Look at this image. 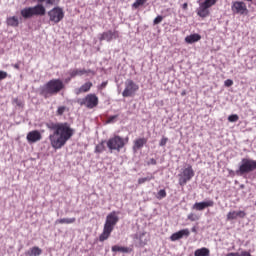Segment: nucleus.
<instances>
[{
  "label": "nucleus",
  "mask_w": 256,
  "mask_h": 256,
  "mask_svg": "<svg viewBox=\"0 0 256 256\" xmlns=\"http://www.w3.org/2000/svg\"><path fill=\"white\" fill-rule=\"evenodd\" d=\"M46 127L49 131H52L49 135V141L53 149H61L62 147H65L67 141H69L75 133V130L71 128V125L67 122H49L46 124Z\"/></svg>",
  "instance_id": "f257e3e1"
},
{
  "label": "nucleus",
  "mask_w": 256,
  "mask_h": 256,
  "mask_svg": "<svg viewBox=\"0 0 256 256\" xmlns=\"http://www.w3.org/2000/svg\"><path fill=\"white\" fill-rule=\"evenodd\" d=\"M64 88L65 84H63L61 79H52L40 88V95L47 99V97H50L51 95H57V93Z\"/></svg>",
  "instance_id": "f03ea898"
},
{
  "label": "nucleus",
  "mask_w": 256,
  "mask_h": 256,
  "mask_svg": "<svg viewBox=\"0 0 256 256\" xmlns=\"http://www.w3.org/2000/svg\"><path fill=\"white\" fill-rule=\"evenodd\" d=\"M117 223H119V216L117 215V212L113 211L108 214L104 224L103 232L99 236V241H107L111 236V233H113V229H115V225H117Z\"/></svg>",
  "instance_id": "7ed1b4c3"
},
{
  "label": "nucleus",
  "mask_w": 256,
  "mask_h": 256,
  "mask_svg": "<svg viewBox=\"0 0 256 256\" xmlns=\"http://www.w3.org/2000/svg\"><path fill=\"white\" fill-rule=\"evenodd\" d=\"M21 16L24 19H31V17H44L47 14V10L43 4H37L34 7H26L20 11Z\"/></svg>",
  "instance_id": "20e7f679"
},
{
  "label": "nucleus",
  "mask_w": 256,
  "mask_h": 256,
  "mask_svg": "<svg viewBox=\"0 0 256 256\" xmlns=\"http://www.w3.org/2000/svg\"><path fill=\"white\" fill-rule=\"evenodd\" d=\"M256 170V161L250 158H243L239 164V168L236 170V175L243 177L247 173H253Z\"/></svg>",
  "instance_id": "39448f33"
},
{
  "label": "nucleus",
  "mask_w": 256,
  "mask_h": 256,
  "mask_svg": "<svg viewBox=\"0 0 256 256\" xmlns=\"http://www.w3.org/2000/svg\"><path fill=\"white\" fill-rule=\"evenodd\" d=\"M79 105H85L88 109H94L99 105V98L95 94H88L85 98L77 101Z\"/></svg>",
  "instance_id": "423d86ee"
},
{
  "label": "nucleus",
  "mask_w": 256,
  "mask_h": 256,
  "mask_svg": "<svg viewBox=\"0 0 256 256\" xmlns=\"http://www.w3.org/2000/svg\"><path fill=\"white\" fill-rule=\"evenodd\" d=\"M107 147L110 151H121L125 147V140L120 136H114L107 141Z\"/></svg>",
  "instance_id": "0eeeda50"
},
{
  "label": "nucleus",
  "mask_w": 256,
  "mask_h": 256,
  "mask_svg": "<svg viewBox=\"0 0 256 256\" xmlns=\"http://www.w3.org/2000/svg\"><path fill=\"white\" fill-rule=\"evenodd\" d=\"M195 177V171H193V166L188 165L187 168H185L182 172V174L179 175V185L181 187H184V185H187L188 181H191Z\"/></svg>",
  "instance_id": "6e6552de"
},
{
  "label": "nucleus",
  "mask_w": 256,
  "mask_h": 256,
  "mask_svg": "<svg viewBox=\"0 0 256 256\" xmlns=\"http://www.w3.org/2000/svg\"><path fill=\"white\" fill-rule=\"evenodd\" d=\"M48 17L52 23H60V21H63V17H65V12H63V8L57 6L48 11Z\"/></svg>",
  "instance_id": "1a4fd4ad"
},
{
  "label": "nucleus",
  "mask_w": 256,
  "mask_h": 256,
  "mask_svg": "<svg viewBox=\"0 0 256 256\" xmlns=\"http://www.w3.org/2000/svg\"><path fill=\"white\" fill-rule=\"evenodd\" d=\"M137 91H139V85L133 80L128 79L125 82V89L122 92V97H133Z\"/></svg>",
  "instance_id": "9d476101"
},
{
  "label": "nucleus",
  "mask_w": 256,
  "mask_h": 256,
  "mask_svg": "<svg viewBox=\"0 0 256 256\" xmlns=\"http://www.w3.org/2000/svg\"><path fill=\"white\" fill-rule=\"evenodd\" d=\"M134 239L135 242L138 244V247H145V245L149 243V235H147L145 232L135 234Z\"/></svg>",
  "instance_id": "9b49d317"
},
{
  "label": "nucleus",
  "mask_w": 256,
  "mask_h": 256,
  "mask_svg": "<svg viewBox=\"0 0 256 256\" xmlns=\"http://www.w3.org/2000/svg\"><path fill=\"white\" fill-rule=\"evenodd\" d=\"M232 11L238 15H244L245 11H247V6L245 5V2L236 1L232 5Z\"/></svg>",
  "instance_id": "f8f14e48"
},
{
  "label": "nucleus",
  "mask_w": 256,
  "mask_h": 256,
  "mask_svg": "<svg viewBox=\"0 0 256 256\" xmlns=\"http://www.w3.org/2000/svg\"><path fill=\"white\" fill-rule=\"evenodd\" d=\"M26 139L28 143H37V141H41L42 139L41 132L33 130L27 134Z\"/></svg>",
  "instance_id": "ddd939ff"
},
{
  "label": "nucleus",
  "mask_w": 256,
  "mask_h": 256,
  "mask_svg": "<svg viewBox=\"0 0 256 256\" xmlns=\"http://www.w3.org/2000/svg\"><path fill=\"white\" fill-rule=\"evenodd\" d=\"M209 8L210 7L207 6V4H204L203 2L200 3V6L196 10L198 17H202V19L209 17Z\"/></svg>",
  "instance_id": "4468645a"
},
{
  "label": "nucleus",
  "mask_w": 256,
  "mask_h": 256,
  "mask_svg": "<svg viewBox=\"0 0 256 256\" xmlns=\"http://www.w3.org/2000/svg\"><path fill=\"white\" fill-rule=\"evenodd\" d=\"M213 205H215V202H213V200L196 202L193 205V209H196V211H203V209H207V207H213Z\"/></svg>",
  "instance_id": "2eb2a0df"
},
{
  "label": "nucleus",
  "mask_w": 256,
  "mask_h": 256,
  "mask_svg": "<svg viewBox=\"0 0 256 256\" xmlns=\"http://www.w3.org/2000/svg\"><path fill=\"white\" fill-rule=\"evenodd\" d=\"M87 73H91L92 75H95V71L91 70V69H74L72 71H70V77L71 78H75V77H82V75H85Z\"/></svg>",
  "instance_id": "dca6fc26"
},
{
  "label": "nucleus",
  "mask_w": 256,
  "mask_h": 256,
  "mask_svg": "<svg viewBox=\"0 0 256 256\" xmlns=\"http://www.w3.org/2000/svg\"><path fill=\"white\" fill-rule=\"evenodd\" d=\"M189 229L180 230L170 236L171 241H179V239H183V237H189Z\"/></svg>",
  "instance_id": "f3484780"
},
{
  "label": "nucleus",
  "mask_w": 256,
  "mask_h": 256,
  "mask_svg": "<svg viewBox=\"0 0 256 256\" xmlns=\"http://www.w3.org/2000/svg\"><path fill=\"white\" fill-rule=\"evenodd\" d=\"M113 38L117 39V32L116 31L113 32V31L109 30L107 32L102 33L99 40L110 42V41H113Z\"/></svg>",
  "instance_id": "a211bd4d"
},
{
  "label": "nucleus",
  "mask_w": 256,
  "mask_h": 256,
  "mask_svg": "<svg viewBox=\"0 0 256 256\" xmlns=\"http://www.w3.org/2000/svg\"><path fill=\"white\" fill-rule=\"evenodd\" d=\"M147 145V138H138L134 141V145L132 147L133 152L137 153L139 149H143V146Z\"/></svg>",
  "instance_id": "6ab92c4d"
},
{
  "label": "nucleus",
  "mask_w": 256,
  "mask_h": 256,
  "mask_svg": "<svg viewBox=\"0 0 256 256\" xmlns=\"http://www.w3.org/2000/svg\"><path fill=\"white\" fill-rule=\"evenodd\" d=\"M92 87H93L92 82H86L78 90H76V95H79V93H87L90 91Z\"/></svg>",
  "instance_id": "aec40b11"
},
{
  "label": "nucleus",
  "mask_w": 256,
  "mask_h": 256,
  "mask_svg": "<svg viewBox=\"0 0 256 256\" xmlns=\"http://www.w3.org/2000/svg\"><path fill=\"white\" fill-rule=\"evenodd\" d=\"M112 251L113 253H131V249L129 247H123L118 245L112 246Z\"/></svg>",
  "instance_id": "412c9836"
},
{
  "label": "nucleus",
  "mask_w": 256,
  "mask_h": 256,
  "mask_svg": "<svg viewBox=\"0 0 256 256\" xmlns=\"http://www.w3.org/2000/svg\"><path fill=\"white\" fill-rule=\"evenodd\" d=\"M186 43L192 44L197 43V41H201V35L199 34H191L185 38Z\"/></svg>",
  "instance_id": "4be33fe9"
},
{
  "label": "nucleus",
  "mask_w": 256,
  "mask_h": 256,
  "mask_svg": "<svg viewBox=\"0 0 256 256\" xmlns=\"http://www.w3.org/2000/svg\"><path fill=\"white\" fill-rule=\"evenodd\" d=\"M6 23L9 27H19V18L12 16L7 18Z\"/></svg>",
  "instance_id": "5701e85b"
},
{
  "label": "nucleus",
  "mask_w": 256,
  "mask_h": 256,
  "mask_svg": "<svg viewBox=\"0 0 256 256\" xmlns=\"http://www.w3.org/2000/svg\"><path fill=\"white\" fill-rule=\"evenodd\" d=\"M76 219L75 218H61L56 220V224L59 223L60 225L66 224V225H71V223H75Z\"/></svg>",
  "instance_id": "b1692460"
},
{
  "label": "nucleus",
  "mask_w": 256,
  "mask_h": 256,
  "mask_svg": "<svg viewBox=\"0 0 256 256\" xmlns=\"http://www.w3.org/2000/svg\"><path fill=\"white\" fill-rule=\"evenodd\" d=\"M194 256H209L208 248H200L194 252Z\"/></svg>",
  "instance_id": "393cba45"
},
{
  "label": "nucleus",
  "mask_w": 256,
  "mask_h": 256,
  "mask_svg": "<svg viewBox=\"0 0 256 256\" xmlns=\"http://www.w3.org/2000/svg\"><path fill=\"white\" fill-rule=\"evenodd\" d=\"M41 253H43V250H41V248L34 246L31 248L30 252H28V255L30 256H39L41 255Z\"/></svg>",
  "instance_id": "a878e982"
},
{
  "label": "nucleus",
  "mask_w": 256,
  "mask_h": 256,
  "mask_svg": "<svg viewBox=\"0 0 256 256\" xmlns=\"http://www.w3.org/2000/svg\"><path fill=\"white\" fill-rule=\"evenodd\" d=\"M155 179V176H153L152 174L150 176L144 177V178H139L138 179V184L139 185H143V183H147V181H151Z\"/></svg>",
  "instance_id": "bb28decb"
},
{
  "label": "nucleus",
  "mask_w": 256,
  "mask_h": 256,
  "mask_svg": "<svg viewBox=\"0 0 256 256\" xmlns=\"http://www.w3.org/2000/svg\"><path fill=\"white\" fill-rule=\"evenodd\" d=\"M105 151V141H102L100 144H98L95 148L96 153H103Z\"/></svg>",
  "instance_id": "cd10ccee"
},
{
  "label": "nucleus",
  "mask_w": 256,
  "mask_h": 256,
  "mask_svg": "<svg viewBox=\"0 0 256 256\" xmlns=\"http://www.w3.org/2000/svg\"><path fill=\"white\" fill-rule=\"evenodd\" d=\"M145 3H147V0H136L132 7H134V9H139V7H141V5H145Z\"/></svg>",
  "instance_id": "c85d7f7f"
},
{
  "label": "nucleus",
  "mask_w": 256,
  "mask_h": 256,
  "mask_svg": "<svg viewBox=\"0 0 256 256\" xmlns=\"http://www.w3.org/2000/svg\"><path fill=\"white\" fill-rule=\"evenodd\" d=\"M237 219V211H232L227 214V221H233Z\"/></svg>",
  "instance_id": "c756f323"
},
{
  "label": "nucleus",
  "mask_w": 256,
  "mask_h": 256,
  "mask_svg": "<svg viewBox=\"0 0 256 256\" xmlns=\"http://www.w3.org/2000/svg\"><path fill=\"white\" fill-rule=\"evenodd\" d=\"M228 121L230 123H237V121H239V115L237 114H232L228 117Z\"/></svg>",
  "instance_id": "7c9ffc66"
},
{
  "label": "nucleus",
  "mask_w": 256,
  "mask_h": 256,
  "mask_svg": "<svg viewBox=\"0 0 256 256\" xmlns=\"http://www.w3.org/2000/svg\"><path fill=\"white\" fill-rule=\"evenodd\" d=\"M164 197H167V192L165 191V189H161L158 192L157 199H164Z\"/></svg>",
  "instance_id": "2f4dec72"
},
{
  "label": "nucleus",
  "mask_w": 256,
  "mask_h": 256,
  "mask_svg": "<svg viewBox=\"0 0 256 256\" xmlns=\"http://www.w3.org/2000/svg\"><path fill=\"white\" fill-rule=\"evenodd\" d=\"M204 5L208 6V7H213V5H215V3H217V0H205L204 2H202Z\"/></svg>",
  "instance_id": "473e14b6"
},
{
  "label": "nucleus",
  "mask_w": 256,
  "mask_h": 256,
  "mask_svg": "<svg viewBox=\"0 0 256 256\" xmlns=\"http://www.w3.org/2000/svg\"><path fill=\"white\" fill-rule=\"evenodd\" d=\"M188 219L189 221H199V215L191 213L188 215Z\"/></svg>",
  "instance_id": "72a5a7b5"
},
{
  "label": "nucleus",
  "mask_w": 256,
  "mask_h": 256,
  "mask_svg": "<svg viewBox=\"0 0 256 256\" xmlns=\"http://www.w3.org/2000/svg\"><path fill=\"white\" fill-rule=\"evenodd\" d=\"M44 3H45L46 5H51V6H53V5H59V0H45Z\"/></svg>",
  "instance_id": "f704fd0d"
},
{
  "label": "nucleus",
  "mask_w": 256,
  "mask_h": 256,
  "mask_svg": "<svg viewBox=\"0 0 256 256\" xmlns=\"http://www.w3.org/2000/svg\"><path fill=\"white\" fill-rule=\"evenodd\" d=\"M167 141H169V138L162 137V139L160 140L159 146L160 147H165V145H167Z\"/></svg>",
  "instance_id": "c9c22d12"
},
{
  "label": "nucleus",
  "mask_w": 256,
  "mask_h": 256,
  "mask_svg": "<svg viewBox=\"0 0 256 256\" xmlns=\"http://www.w3.org/2000/svg\"><path fill=\"white\" fill-rule=\"evenodd\" d=\"M245 215H247L246 213H245V211H238V212H236V219L239 217L240 219H245Z\"/></svg>",
  "instance_id": "e433bc0d"
},
{
  "label": "nucleus",
  "mask_w": 256,
  "mask_h": 256,
  "mask_svg": "<svg viewBox=\"0 0 256 256\" xmlns=\"http://www.w3.org/2000/svg\"><path fill=\"white\" fill-rule=\"evenodd\" d=\"M161 21H163V16L158 15V16L154 19L153 24H154V25H159V23H161Z\"/></svg>",
  "instance_id": "4c0bfd02"
},
{
  "label": "nucleus",
  "mask_w": 256,
  "mask_h": 256,
  "mask_svg": "<svg viewBox=\"0 0 256 256\" xmlns=\"http://www.w3.org/2000/svg\"><path fill=\"white\" fill-rule=\"evenodd\" d=\"M66 109H67V107H65V106L58 107L57 115H63V113H65Z\"/></svg>",
  "instance_id": "58836bf2"
},
{
  "label": "nucleus",
  "mask_w": 256,
  "mask_h": 256,
  "mask_svg": "<svg viewBox=\"0 0 256 256\" xmlns=\"http://www.w3.org/2000/svg\"><path fill=\"white\" fill-rule=\"evenodd\" d=\"M117 117H119V115H113V116H110L108 119H107V121H106V123H115V119H117Z\"/></svg>",
  "instance_id": "ea45409f"
},
{
  "label": "nucleus",
  "mask_w": 256,
  "mask_h": 256,
  "mask_svg": "<svg viewBox=\"0 0 256 256\" xmlns=\"http://www.w3.org/2000/svg\"><path fill=\"white\" fill-rule=\"evenodd\" d=\"M7 72L6 71H3V70H0V81H3V79H7Z\"/></svg>",
  "instance_id": "a19ab883"
},
{
  "label": "nucleus",
  "mask_w": 256,
  "mask_h": 256,
  "mask_svg": "<svg viewBox=\"0 0 256 256\" xmlns=\"http://www.w3.org/2000/svg\"><path fill=\"white\" fill-rule=\"evenodd\" d=\"M224 85H225V87H231V85H233V80L227 79V80L224 82Z\"/></svg>",
  "instance_id": "79ce46f5"
},
{
  "label": "nucleus",
  "mask_w": 256,
  "mask_h": 256,
  "mask_svg": "<svg viewBox=\"0 0 256 256\" xmlns=\"http://www.w3.org/2000/svg\"><path fill=\"white\" fill-rule=\"evenodd\" d=\"M107 81H105V82H102L101 84H100V86H98V89H105V87H107Z\"/></svg>",
  "instance_id": "37998d69"
},
{
  "label": "nucleus",
  "mask_w": 256,
  "mask_h": 256,
  "mask_svg": "<svg viewBox=\"0 0 256 256\" xmlns=\"http://www.w3.org/2000/svg\"><path fill=\"white\" fill-rule=\"evenodd\" d=\"M148 165H157V160H155L154 158L150 159Z\"/></svg>",
  "instance_id": "c03bdc74"
},
{
  "label": "nucleus",
  "mask_w": 256,
  "mask_h": 256,
  "mask_svg": "<svg viewBox=\"0 0 256 256\" xmlns=\"http://www.w3.org/2000/svg\"><path fill=\"white\" fill-rule=\"evenodd\" d=\"M37 1L38 5H42V3H45V0H34Z\"/></svg>",
  "instance_id": "a18cd8bd"
},
{
  "label": "nucleus",
  "mask_w": 256,
  "mask_h": 256,
  "mask_svg": "<svg viewBox=\"0 0 256 256\" xmlns=\"http://www.w3.org/2000/svg\"><path fill=\"white\" fill-rule=\"evenodd\" d=\"M187 7H188V4H187V3H184V4L182 5V9H184V10H187Z\"/></svg>",
  "instance_id": "49530a36"
},
{
  "label": "nucleus",
  "mask_w": 256,
  "mask_h": 256,
  "mask_svg": "<svg viewBox=\"0 0 256 256\" xmlns=\"http://www.w3.org/2000/svg\"><path fill=\"white\" fill-rule=\"evenodd\" d=\"M14 69H19V63L13 65Z\"/></svg>",
  "instance_id": "de8ad7c7"
},
{
  "label": "nucleus",
  "mask_w": 256,
  "mask_h": 256,
  "mask_svg": "<svg viewBox=\"0 0 256 256\" xmlns=\"http://www.w3.org/2000/svg\"><path fill=\"white\" fill-rule=\"evenodd\" d=\"M15 102L17 103V105L21 106V102H19V100H15Z\"/></svg>",
  "instance_id": "09e8293b"
},
{
  "label": "nucleus",
  "mask_w": 256,
  "mask_h": 256,
  "mask_svg": "<svg viewBox=\"0 0 256 256\" xmlns=\"http://www.w3.org/2000/svg\"><path fill=\"white\" fill-rule=\"evenodd\" d=\"M71 76L68 78V79H66V83L68 82V81H71Z\"/></svg>",
  "instance_id": "8fccbe9b"
},
{
  "label": "nucleus",
  "mask_w": 256,
  "mask_h": 256,
  "mask_svg": "<svg viewBox=\"0 0 256 256\" xmlns=\"http://www.w3.org/2000/svg\"><path fill=\"white\" fill-rule=\"evenodd\" d=\"M240 187H241V189H244V188H245V185H241Z\"/></svg>",
  "instance_id": "3c124183"
},
{
  "label": "nucleus",
  "mask_w": 256,
  "mask_h": 256,
  "mask_svg": "<svg viewBox=\"0 0 256 256\" xmlns=\"http://www.w3.org/2000/svg\"><path fill=\"white\" fill-rule=\"evenodd\" d=\"M181 95H185V91H183V92L181 93Z\"/></svg>",
  "instance_id": "603ef678"
},
{
  "label": "nucleus",
  "mask_w": 256,
  "mask_h": 256,
  "mask_svg": "<svg viewBox=\"0 0 256 256\" xmlns=\"http://www.w3.org/2000/svg\"><path fill=\"white\" fill-rule=\"evenodd\" d=\"M192 231H195V228H192Z\"/></svg>",
  "instance_id": "864d4df0"
}]
</instances>
